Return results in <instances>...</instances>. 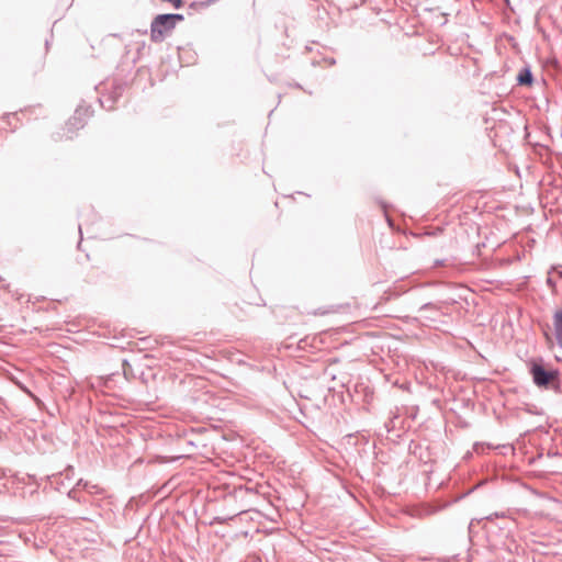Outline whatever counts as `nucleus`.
I'll list each match as a JSON object with an SVG mask.
<instances>
[{
	"label": "nucleus",
	"instance_id": "3",
	"mask_svg": "<svg viewBox=\"0 0 562 562\" xmlns=\"http://www.w3.org/2000/svg\"><path fill=\"white\" fill-rule=\"evenodd\" d=\"M553 325L557 340L562 346V308L554 313Z\"/></svg>",
	"mask_w": 562,
	"mask_h": 562
},
{
	"label": "nucleus",
	"instance_id": "1",
	"mask_svg": "<svg viewBox=\"0 0 562 562\" xmlns=\"http://www.w3.org/2000/svg\"><path fill=\"white\" fill-rule=\"evenodd\" d=\"M181 14H159L150 25V38L153 42H161L170 33L178 21H182Z\"/></svg>",
	"mask_w": 562,
	"mask_h": 562
},
{
	"label": "nucleus",
	"instance_id": "5",
	"mask_svg": "<svg viewBox=\"0 0 562 562\" xmlns=\"http://www.w3.org/2000/svg\"><path fill=\"white\" fill-rule=\"evenodd\" d=\"M162 2H170L175 8H180L182 5V0H161Z\"/></svg>",
	"mask_w": 562,
	"mask_h": 562
},
{
	"label": "nucleus",
	"instance_id": "4",
	"mask_svg": "<svg viewBox=\"0 0 562 562\" xmlns=\"http://www.w3.org/2000/svg\"><path fill=\"white\" fill-rule=\"evenodd\" d=\"M518 82L522 86H530L532 83V75L529 69H522L518 75Z\"/></svg>",
	"mask_w": 562,
	"mask_h": 562
},
{
	"label": "nucleus",
	"instance_id": "2",
	"mask_svg": "<svg viewBox=\"0 0 562 562\" xmlns=\"http://www.w3.org/2000/svg\"><path fill=\"white\" fill-rule=\"evenodd\" d=\"M533 381L539 386H547L555 378L552 371H546L541 366L533 364L531 368Z\"/></svg>",
	"mask_w": 562,
	"mask_h": 562
}]
</instances>
